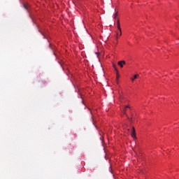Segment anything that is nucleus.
Masks as SVG:
<instances>
[{
    "mask_svg": "<svg viewBox=\"0 0 179 179\" xmlns=\"http://www.w3.org/2000/svg\"><path fill=\"white\" fill-rule=\"evenodd\" d=\"M127 108H129V106H126L124 107V108L123 109V114L124 115H126V117H127L129 121H130V122H132V117L129 118V117H128V115H127Z\"/></svg>",
    "mask_w": 179,
    "mask_h": 179,
    "instance_id": "obj_1",
    "label": "nucleus"
},
{
    "mask_svg": "<svg viewBox=\"0 0 179 179\" xmlns=\"http://www.w3.org/2000/svg\"><path fill=\"white\" fill-rule=\"evenodd\" d=\"M117 29L120 31V36H122V31H121V24H120V20H117Z\"/></svg>",
    "mask_w": 179,
    "mask_h": 179,
    "instance_id": "obj_2",
    "label": "nucleus"
},
{
    "mask_svg": "<svg viewBox=\"0 0 179 179\" xmlns=\"http://www.w3.org/2000/svg\"><path fill=\"white\" fill-rule=\"evenodd\" d=\"M132 138H136V131H135V127H132V133H131Z\"/></svg>",
    "mask_w": 179,
    "mask_h": 179,
    "instance_id": "obj_3",
    "label": "nucleus"
},
{
    "mask_svg": "<svg viewBox=\"0 0 179 179\" xmlns=\"http://www.w3.org/2000/svg\"><path fill=\"white\" fill-rule=\"evenodd\" d=\"M117 65H119L120 68H124V65H125V61L118 62Z\"/></svg>",
    "mask_w": 179,
    "mask_h": 179,
    "instance_id": "obj_4",
    "label": "nucleus"
},
{
    "mask_svg": "<svg viewBox=\"0 0 179 179\" xmlns=\"http://www.w3.org/2000/svg\"><path fill=\"white\" fill-rule=\"evenodd\" d=\"M138 78H139V74L134 75L133 78H131V82H134V80H135V79H138Z\"/></svg>",
    "mask_w": 179,
    "mask_h": 179,
    "instance_id": "obj_5",
    "label": "nucleus"
},
{
    "mask_svg": "<svg viewBox=\"0 0 179 179\" xmlns=\"http://www.w3.org/2000/svg\"><path fill=\"white\" fill-rule=\"evenodd\" d=\"M113 68H114L115 71H116V73H118V69H117V66H115V64L113 65Z\"/></svg>",
    "mask_w": 179,
    "mask_h": 179,
    "instance_id": "obj_6",
    "label": "nucleus"
},
{
    "mask_svg": "<svg viewBox=\"0 0 179 179\" xmlns=\"http://www.w3.org/2000/svg\"><path fill=\"white\" fill-rule=\"evenodd\" d=\"M117 16H118V12L115 13L114 15V18L117 19Z\"/></svg>",
    "mask_w": 179,
    "mask_h": 179,
    "instance_id": "obj_7",
    "label": "nucleus"
},
{
    "mask_svg": "<svg viewBox=\"0 0 179 179\" xmlns=\"http://www.w3.org/2000/svg\"><path fill=\"white\" fill-rule=\"evenodd\" d=\"M119 78H120V74H118V72H117L116 76V80H118Z\"/></svg>",
    "mask_w": 179,
    "mask_h": 179,
    "instance_id": "obj_8",
    "label": "nucleus"
},
{
    "mask_svg": "<svg viewBox=\"0 0 179 179\" xmlns=\"http://www.w3.org/2000/svg\"><path fill=\"white\" fill-rule=\"evenodd\" d=\"M24 9H27V10L29 8V7L27 6V5H26V4L24 5Z\"/></svg>",
    "mask_w": 179,
    "mask_h": 179,
    "instance_id": "obj_9",
    "label": "nucleus"
},
{
    "mask_svg": "<svg viewBox=\"0 0 179 179\" xmlns=\"http://www.w3.org/2000/svg\"><path fill=\"white\" fill-rule=\"evenodd\" d=\"M120 34V36H121V32H120V34Z\"/></svg>",
    "mask_w": 179,
    "mask_h": 179,
    "instance_id": "obj_10",
    "label": "nucleus"
},
{
    "mask_svg": "<svg viewBox=\"0 0 179 179\" xmlns=\"http://www.w3.org/2000/svg\"><path fill=\"white\" fill-rule=\"evenodd\" d=\"M117 36H118V33L117 34Z\"/></svg>",
    "mask_w": 179,
    "mask_h": 179,
    "instance_id": "obj_11",
    "label": "nucleus"
}]
</instances>
